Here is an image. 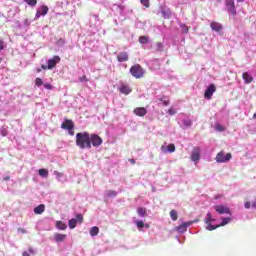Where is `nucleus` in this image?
<instances>
[{
  "label": "nucleus",
  "instance_id": "nucleus-39",
  "mask_svg": "<svg viewBox=\"0 0 256 256\" xmlns=\"http://www.w3.org/2000/svg\"><path fill=\"white\" fill-rule=\"evenodd\" d=\"M35 84L37 87H40L43 85V80H41V78H36Z\"/></svg>",
  "mask_w": 256,
  "mask_h": 256
},
{
  "label": "nucleus",
  "instance_id": "nucleus-14",
  "mask_svg": "<svg viewBox=\"0 0 256 256\" xmlns=\"http://www.w3.org/2000/svg\"><path fill=\"white\" fill-rule=\"evenodd\" d=\"M160 151H162L163 153H167V152L173 153V152L176 151L175 144H172V143H171V144L168 145V147H166V146H161V147H160Z\"/></svg>",
  "mask_w": 256,
  "mask_h": 256
},
{
  "label": "nucleus",
  "instance_id": "nucleus-28",
  "mask_svg": "<svg viewBox=\"0 0 256 256\" xmlns=\"http://www.w3.org/2000/svg\"><path fill=\"white\" fill-rule=\"evenodd\" d=\"M169 216H171L172 221L178 220V212L176 210H171V212H169Z\"/></svg>",
  "mask_w": 256,
  "mask_h": 256
},
{
  "label": "nucleus",
  "instance_id": "nucleus-47",
  "mask_svg": "<svg viewBox=\"0 0 256 256\" xmlns=\"http://www.w3.org/2000/svg\"><path fill=\"white\" fill-rule=\"evenodd\" d=\"M207 219H206V222H209L210 221V223L211 222H213L214 220H213V218H211V214H207Z\"/></svg>",
  "mask_w": 256,
  "mask_h": 256
},
{
  "label": "nucleus",
  "instance_id": "nucleus-19",
  "mask_svg": "<svg viewBox=\"0 0 256 256\" xmlns=\"http://www.w3.org/2000/svg\"><path fill=\"white\" fill-rule=\"evenodd\" d=\"M54 240L57 243H61L66 240V234H54Z\"/></svg>",
  "mask_w": 256,
  "mask_h": 256
},
{
  "label": "nucleus",
  "instance_id": "nucleus-41",
  "mask_svg": "<svg viewBox=\"0 0 256 256\" xmlns=\"http://www.w3.org/2000/svg\"><path fill=\"white\" fill-rule=\"evenodd\" d=\"M141 4L144 5V7L149 8V0H140Z\"/></svg>",
  "mask_w": 256,
  "mask_h": 256
},
{
  "label": "nucleus",
  "instance_id": "nucleus-26",
  "mask_svg": "<svg viewBox=\"0 0 256 256\" xmlns=\"http://www.w3.org/2000/svg\"><path fill=\"white\" fill-rule=\"evenodd\" d=\"M99 231V227H92L89 231L90 236L96 237L97 235H99Z\"/></svg>",
  "mask_w": 256,
  "mask_h": 256
},
{
  "label": "nucleus",
  "instance_id": "nucleus-15",
  "mask_svg": "<svg viewBox=\"0 0 256 256\" xmlns=\"http://www.w3.org/2000/svg\"><path fill=\"white\" fill-rule=\"evenodd\" d=\"M215 211L217 213H219L220 215H224V214H229L230 213V210H229L228 207H224V206H221V205L216 206L215 207Z\"/></svg>",
  "mask_w": 256,
  "mask_h": 256
},
{
  "label": "nucleus",
  "instance_id": "nucleus-21",
  "mask_svg": "<svg viewBox=\"0 0 256 256\" xmlns=\"http://www.w3.org/2000/svg\"><path fill=\"white\" fill-rule=\"evenodd\" d=\"M137 214L140 217H145L147 216V209H145L144 207H138Z\"/></svg>",
  "mask_w": 256,
  "mask_h": 256
},
{
  "label": "nucleus",
  "instance_id": "nucleus-12",
  "mask_svg": "<svg viewBox=\"0 0 256 256\" xmlns=\"http://www.w3.org/2000/svg\"><path fill=\"white\" fill-rule=\"evenodd\" d=\"M210 27H211V30H214L217 33H220L223 30V25L216 21L211 22Z\"/></svg>",
  "mask_w": 256,
  "mask_h": 256
},
{
  "label": "nucleus",
  "instance_id": "nucleus-55",
  "mask_svg": "<svg viewBox=\"0 0 256 256\" xmlns=\"http://www.w3.org/2000/svg\"><path fill=\"white\" fill-rule=\"evenodd\" d=\"M252 119H256V112L254 113V115H252Z\"/></svg>",
  "mask_w": 256,
  "mask_h": 256
},
{
  "label": "nucleus",
  "instance_id": "nucleus-56",
  "mask_svg": "<svg viewBox=\"0 0 256 256\" xmlns=\"http://www.w3.org/2000/svg\"><path fill=\"white\" fill-rule=\"evenodd\" d=\"M237 2H238V3H242V2H244V0H237Z\"/></svg>",
  "mask_w": 256,
  "mask_h": 256
},
{
  "label": "nucleus",
  "instance_id": "nucleus-37",
  "mask_svg": "<svg viewBox=\"0 0 256 256\" xmlns=\"http://www.w3.org/2000/svg\"><path fill=\"white\" fill-rule=\"evenodd\" d=\"M215 130L216 131H220V132H223L225 130V127L220 125L219 123H216L215 124Z\"/></svg>",
  "mask_w": 256,
  "mask_h": 256
},
{
  "label": "nucleus",
  "instance_id": "nucleus-45",
  "mask_svg": "<svg viewBox=\"0 0 256 256\" xmlns=\"http://www.w3.org/2000/svg\"><path fill=\"white\" fill-rule=\"evenodd\" d=\"M156 46L158 47V51H162V49H163V44H162L161 42H158V43L156 44Z\"/></svg>",
  "mask_w": 256,
  "mask_h": 256
},
{
  "label": "nucleus",
  "instance_id": "nucleus-23",
  "mask_svg": "<svg viewBox=\"0 0 256 256\" xmlns=\"http://www.w3.org/2000/svg\"><path fill=\"white\" fill-rule=\"evenodd\" d=\"M78 221L75 220V218H72L68 221V227H70L71 230H74L77 227Z\"/></svg>",
  "mask_w": 256,
  "mask_h": 256
},
{
  "label": "nucleus",
  "instance_id": "nucleus-18",
  "mask_svg": "<svg viewBox=\"0 0 256 256\" xmlns=\"http://www.w3.org/2000/svg\"><path fill=\"white\" fill-rule=\"evenodd\" d=\"M45 211V205L44 204H40L39 206H37L35 209H33V212L37 215H41L43 214Z\"/></svg>",
  "mask_w": 256,
  "mask_h": 256
},
{
  "label": "nucleus",
  "instance_id": "nucleus-8",
  "mask_svg": "<svg viewBox=\"0 0 256 256\" xmlns=\"http://www.w3.org/2000/svg\"><path fill=\"white\" fill-rule=\"evenodd\" d=\"M61 128L64 130H74L75 124H74L73 120L65 119L61 125Z\"/></svg>",
  "mask_w": 256,
  "mask_h": 256
},
{
  "label": "nucleus",
  "instance_id": "nucleus-32",
  "mask_svg": "<svg viewBox=\"0 0 256 256\" xmlns=\"http://www.w3.org/2000/svg\"><path fill=\"white\" fill-rule=\"evenodd\" d=\"M138 42H140V44H148L149 40L147 36H141L140 38H138Z\"/></svg>",
  "mask_w": 256,
  "mask_h": 256
},
{
  "label": "nucleus",
  "instance_id": "nucleus-24",
  "mask_svg": "<svg viewBox=\"0 0 256 256\" xmlns=\"http://www.w3.org/2000/svg\"><path fill=\"white\" fill-rule=\"evenodd\" d=\"M106 196L108 198H116L118 196V193L115 190H107L106 191Z\"/></svg>",
  "mask_w": 256,
  "mask_h": 256
},
{
  "label": "nucleus",
  "instance_id": "nucleus-44",
  "mask_svg": "<svg viewBox=\"0 0 256 256\" xmlns=\"http://www.w3.org/2000/svg\"><path fill=\"white\" fill-rule=\"evenodd\" d=\"M168 114L171 115V116H172V115H175V114H176L175 109H174V108H169V109H168Z\"/></svg>",
  "mask_w": 256,
  "mask_h": 256
},
{
  "label": "nucleus",
  "instance_id": "nucleus-29",
  "mask_svg": "<svg viewBox=\"0 0 256 256\" xmlns=\"http://www.w3.org/2000/svg\"><path fill=\"white\" fill-rule=\"evenodd\" d=\"M24 3H27L30 7H35L38 4V0H24Z\"/></svg>",
  "mask_w": 256,
  "mask_h": 256
},
{
  "label": "nucleus",
  "instance_id": "nucleus-57",
  "mask_svg": "<svg viewBox=\"0 0 256 256\" xmlns=\"http://www.w3.org/2000/svg\"><path fill=\"white\" fill-rule=\"evenodd\" d=\"M21 232L26 233V230L20 229Z\"/></svg>",
  "mask_w": 256,
  "mask_h": 256
},
{
  "label": "nucleus",
  "instance_id": "nucleus-48",
  "mask_svg": "<svg viewBox=\"0 0 256 256\" xmlns=\"http://www.w3.org/2000/svg\"><path fill=\"white\" fill-rule=\"evenodd\" d=\"M250 207H252L250 202H245V209H250Z\"/></svg>",
  "mask_w": 256,
  "mask_h": 256
},
{
  "label": "nucleus",
  "instance_id": "nucleus-35",
  "mask_svg": "<svg viewBox=\"0 0 256 256\" xmlns=\"http://www.w3.org/2000/svg\"><path fill=\"white\" fill-rule=\"evenodd\" d=\"M77 223L82 224L84 221V217L82 214H76V218H74Z\"/></svg>",
  "mask_w": 256,
  "mask_h": 256
},
{
  "label": "nucleus",
  "instance_id": "nucleus-59",
  "mask_svg": "<svg viewBox=\"0 0 256 256\" xmlns=\"http://www.w3.org/2000/svg\"><path fill=\"white\" fill-rule=\"evenodd\" d=\"M29 252L32 253V250L30 249Z\"/></svg>",
  "mask_w": 256,
  "mask_h": 256
},
{
  "label": "nucleus",
  "instance_id": "nucleus-17",
  "mask_svg": "<svg viewBox=\"0 0 256 256\" xmlns=\"http://www.w3.org/2000/svg\"><path fill=\"white\" fill-rule=\"evenodd\" d=\"M191 223H182L180 226L176 227L178 233H185L187 232L188 225Z\"/></svg>",
  "mask_w": 256,
  "mask_h": 256
},
{
  "label": "nucleus",
  "instance_id": "nucleus-50",
  "mask_svg": "<svg viewBox=\"0 0 256 256\" xmlns=\"http://www.w3.org/2000/svg\"><path fill=\"white\" fill-rule=\"evenodd\" d=\"M42 70H48V65H41Z\"/></svg>",
  "mask_w": 256,
  "mask_h": 256
},
{
  "label": "nucleus",
  "instance_id": "nucleus-51",
  "mask_svg": "<svg viewBox=\"0 0 256 256\" xmlns=\"http://www.w3.org/2000/svg\"><path fill=\"white\" fill-rule=\"evenodd\" d=\"M55 175H57V177H61L62 173L55 171Z\"/></svg>",
  "mask_w": 256,
  "mask_h": 256
},
{
  "label": "nucleus",
  "instance_id": "nucleus-58",
  "mask_svg": "<svg viewBox=\"0 0 256 256\" xmlns=\"http://www.w3.org/2000/svg\"><path fill=\"white\" fill-rule=\"evenodd\" d=\"M41 72V69H37V73H40Z\"/></svg>",
  "mask_w": 256,
  "mask_h": 256
},
{
  "label": "nucleus",
  "instance_id": "nucleus-10",
  "mask_svg": "<svg viewBox=\"0 0 256 256\" xmlns=\"http://www.w3.org/2000/svg\"><path fill=\"white\" fill-rule=\"evenodd\" d=\"M200 153H201L200 147H195L193 149L192 156H190V159H192L193 162L200 161Z\"/></svg>",
  "mask_w": 256,
  "mask_h": 256
},
{
  "label": "nucleus",
  "instance_id": "nucleus-54",
  "mask_svg": "<svg viewBox=\"0 0 256 256\" xmlns=\"http://www.w3.org/2000/svg\"><path fill=\"white\" fill-rule=\"evenodd\" d=\"M9 180H10V176L4 177V181H9Z\"/></svg>",
  "mask_w": 256,
  "mask_h": 256
},
{
  "label": "nucleus",
  "instance_id": "nucleus-25",
  "mask_svg": "<svg viewBox=\"0 0 256 256\" xmlns=\"http://www.w3.org/2000/svg\"><path fill=\"white\" fill-rule=\"evenodd\" d=\"M159 101L163 103L164 106H169L170 105V100L167 96L163 95L162 97L159 98Z\"/></svg>",
  "mask_w": 256,
  "mask_h": 256
},
{
  "label": "nucleus",
  "instance_id": "nucleus-22",
  "mask_svg": "<svg viewBox=\"0 0 256 256\" xmlns=\"http://www.w3.org/2000/svg\"><path fill=\"white\" fill-rule=\"evenodd\" d=\"M55 227H57L58 230H66L67 225L59 220L55 223Z\"/></svg>",
  "mask_w": 256,
  "mask_h": 256
},
{
  "label": "nucleus",
  "instance_id": "nucleus-33",
  "mask_svg": "<svg viewBox=\"0 0 256 256\" xmlns=\"http://www.w3.org/2000/svg\"><path fill=\"white\" fill-rule=\"evenodd\" d=\"M40 10H41V12H40V13L42 14V16L47 15V14H48V12H49V8H48V6H41Z\"/></svg>",
  "mask_w": 256,
  "mask_h": 256
},
{
  "label": "nucleus",
  "instance_id": "nucleus-3",
  "mask_svg": "<svg viewBox=\"0 0 256 256\" xmlns=\"http://www.w3.org/2000/svg\"><path fill=\"white\" fill-rule=\"evenodd\" d=\"M231 159H232V154L230 152L225 154L224 151L217 153L215 158L217 163H225L230 161Z\"/></svg>",
  "mask_w": 256,
  "mask_h": 256
},
{
  "label": "nucleus",
  "instance_id": "nucleus-49",
  "mask_svg": "<svg viewBox=\"0 0 256 256\" xmlns=\"http://www.w3.org/2000/svg\"><path fill=\"white\" fill-rule=\"evenodd\" d=\"M22 256H31V255H30V253H29V252L24 251V252H23V254H22Z\"/></svg>",
  "mask_w": 256,
  "mask_h": 256
},
{
  "label": "nucleus",
  "instance_id": "nucleus-11",
  "mask_svg": "<svg viewBox=\"0 0 256 256\" xmlns=\"http://www.w3.org/2000/svg\"><path fill=\"white\" fill-rule=\"evenodd\" d=\"M116 60H118V62H120V63L127 62V61L129 60L128 53H127L126 51L120 52V53L116 56Z\"/></svg>",
  "mask_w": 256,
  "mask_h": 256
},
{
  "label": "nucleus",
  "instance_id": "nucleus-53",
  "mask_svg": "<svg viewBox=\"0 0 256 256\" xmlns=\"http://www.w3.org/2000/svg\"><path fill=\"white\" fill-rule=\"evenodd\" d=\"M129 162H131L132 165H135V163H136V161L133 159L129 160Z\"/></svg>",
  "mask_w": 256,
  "mask_h": 256
},
{
  "label": "nucleus",
  "instance_id": "nucleus-36",
  "mask_svg": "<svg viewBox=\"0 0 256 256\" xmlns=\"http://www.w3.org/2000/svg\"><path fill=\"white\" fill-rule=\"evenodd\" d=\"M0 133H1L2 137H7V135H8V129L3 126V127H1V129H0Z\"/></svg>",
  "mask_w": 256,
  "mask_h": 256
},
{
  "label": "nucleus",
  "instance_id": "nucleus-5",
  "mask_svg": "<svg viewBox=\"0 0 256 256\" xmlns=\"http://www.w3.org/2000/svg\"><path fill=\"white\" fill-rule=\"evenodd\" d=\"M215 92H216L215 84L208 85V87L206 88V91H204V98H206L207 100H211Z\"/></svg>",
  "mask_w": 256,
  "mask_h": 256
},
{
  "label": "nucleus",
  "instance_id": "nucleus-27",
  "mask_svg": "<svg viewBox=\"0 0 256 256\" xmlns=\"http://www.w3.org/2000/svg\"><path fill=\"white\" fill-rule=\"evenodd\" d=\"M206 224H207L206 229L209 230V231L216 230L220 227L219 225L214 226L213 224H211V222L209 220L206 221Z\"/></svg>",
  "mask_w": 256,
  "mask_h": 256
},
{
  "label": "nucleus",
  "instance_id": "nucleus-42",
  "mask_svg": "<svg viewBox=\"0 0 256 256\" xmlns=\"http://www.w3.org/2000/svg\"><path fill=\"white\" fill-rule=\"evenodd\" d=\"M43 85H44V88H45L46 90L51 91V90L53 89V86H52L51 84H49V83H45V84H43Z\"/></svg>",
  "mask_w": 256,
  "mask_h": 256
},
{
  "label": "nucleus",
  "instance_id": "nucleus-16",
  "mask_svg": "<svg viewBox=\"0 0 256 256\" xmlns=\"http://www.w3.org/2000/svg\"><path fill=\"white\" fill-rule=\"evenodd\" d=\"M243 81H245V84H250L254 81L253 76L249 75V73L245 72L242 74Z\"/></svg>",
  "mask_w": 256,
  "mask_h": 256
},
{
  "label": "nucleus",
  "instance_id": "nucleus-1",
  "mask_svg": "<svg viewBox=\"0 0 256 256\" xmlns=\"http://www.w3.org/2000/svg\"><path fill=\"white\" fill-rule=\"evenodd\" d=\"M76 145L80 149H91L90 135L88 132L76 133Z\"/></svg>",
  "mask_w": 256,
  "mask_h": 256
},
{
  "label": "nucleus",
  "instance_id": "nucleus-20",
  "mask_svg": "<svg viewBox=\"0 0 256 256\" xmlns=\"http://www.w3.org/2000/svg\"><path fill=\"white\" fill-rule=\"evenodd\" d=\"M7 48V43H5L3 38H0V53ZM3 62V58H0V64Z\"/></svg>",
  "mask_w": 256,
  "mask_h": 256
},
{
  "label": "nucleus",
  "instance_id": "nucleus-4",
  "mask_svg": "<svg viewBox=\"0 0 256 256\" xmlns=\"http://www.w3.org/2000/svg\"><path fill=\"white\" fill-rule=\"evenodd\" d=\"M225 6L226 10H228V13H230V15H232L233 17H236L237 10L235 7V0H225Z\"/></svg>",
  "mask_w": 256,
  "mask_h": 256
},
{
  "label": "nucleus",
  "instance_id": "nucleus-30",
  "mask_svg": "<svg viewBox=\"0 0 256 256\" xmlns=\"http://www.w3.org/2000/svg\"><path fill=\"white\" fill-rule=\"evenodd\" d=\"M39 175H40L41 177L47 178L48 175H49V171H48L47 169H40V170H39Z\"/></svg>",
  "mask_w": 256,
  "mask_h": 256
},
{
  "label": "nucleus",
  "instance_id": "nucleus-9",
  "mask_svg": "<svg viewBox=\"0 0 256 256\" xmlns=\"http://www.w3.org/2000/svg\"><path fill=\"white\" fill-rule=\"evenodd\" d=\"M60 61H61L60 56H57V55L53 56L52 59L48 60V70H52L53 68H55L56 64L60 63Z\"/></svg>",
  "mask_w": 256,
  "mask_h": 256
},
{
  "label": "nucleus",
  "instance_id": "nucleus-40",
  "mask_svg": "<svg viewBox=\"0 0 256 256\" xmlns=\"http://www.w3.org/2000/svg\"><path fill=\"white\" fill-rule=\"evenodd\" d=\"M136 226H137V228L142 229V228H144V227H145V224H144V222H143V221H137V222H136Z\"/></svg>",
  "mask_w": 256,
  "mask_h": 256
},
{
  "label": "nucleus",
  "instance_id": "nucleus-46",
  "mask_svg": "<svg viewBox=\"0 0 256 256\" xmlns=\"http://www.w3.org/2000/svg\"><path fill=\"white\" fill-rule=\"evenodd\" d=\"M71 136L75 135L74 129H66Z\"/></svg>",
  "mask_w": 256,
  "mask_h": 256
},
{
  "label": "nucleus",
  "instance_id": "nucleus-7",
  "mask_svg": "<svg viewBox=\"0 0 256 256\" xmlns=\"http://www.w3.org/2000/svg\"><path fill=\"white\" fill-rule=\"evenodd\" d=\"M133 114L140 118H143L145 117V115L148 114V110L147 108H144V107H137L133 109Z\"/></svg>",
  "mask_w": 256,
  "mask_h": 256
},
{
  "label": "nucleus",
  "instance_id": "nucleus-13",
  "mask_svg": "<svg viewBox=\"0 0 256 256\" xmlns=\"http://www.w3.org/2000/svg\"><path fill=\"white\" fill-rule=\"evenodd\" d=\"M119 92L122 93L123 95H130L132 92V89L130 88L129 85H120L118 88Z\"/></svg>",
  "mask_w": 256,
  "mask_h": 256
},
{
  "label": "nucleus",
  "instance_id": "nucleus-43",
  "mask_svg": "<svg viewBox=\"0 0 256 256\" xmlns=\"http://www.w3.org/2000/svg\"><path fill=\"white\" fill-rule=\"evenodd\" d=\"M41 16H43V14L39 10H37L36 15H35V20H39V18Z\"/></svg>",
  "mask_w": 256,
  "mask_h": 256
},
{
  "label": "nucleus",
  "instance_id": "nucleus-34",
  "mask_svg": "<svg viewBox=\"0 0 256 256\" xmlns=\"http://www.w3.org/2000/svg\"><path fill=\"white\" fill-rule=\"evenodd\" d=\"M181 32L184 34L189 33V28L186 24H180Z\"/></svg>",
  "mask_w": 256,
  "mask_h": 256
},
{
  "label": "nucleus",
  "instance_id": "nucleus-38",
  "mask_svg": "<svg viewBox=\"0 0 256 256\" xmlns=\"http://www.w3.org/2000/svg\"><path fill=\"white\" fill-rule=\"evenodd\" d=\"M88 81H89V79L87 78L86 75H83V76L79 77V82L80 83L88 82Z\"/></svg>",
  "mask_w": 256,
  "mask_h": 256
},
{
  "label": "nucleus",
  "instance_id": "nucleus-6",
  "mask_svg": "<svg viewBox=\"0 0 256 256\" xmlns=\"http://www.w3.org/2000/svg\"><path fill=\"white\" fill-rule=\"evenodd\" d=\"M90 145L93 147H99L100 145H102V139L99 135L96 134H91L90 135Z\"/></svg>",
  "mask_w": 256,
  "mask_h": 256
},
{
  "label": "nucleus",
  "instance_id": "nucleus-2",
  "mask_svg": "<svg viewBox=\"0 0 256 256\" xmlns=\"http://www.w3.org/2000/svg\"><path fill=\"white\" fill-rule=\"evenodd\" d=\"M129 73L136 79L145 77V69L140 64H134L129 68Z\"/></svg>",
  "mask_w": 256,
  "mask_h": 256
},
{
  "label": "nucleus",
  "instance_id": "nucleus-52",
  "mask_svg": "<svg viewBox=\"0 0 256 256\" xmlns=\"http://www.w3.org/2000/svg\"><path fill=\"white\" fill-rule=\"evenodd\" d=\"M251 206H252V208L256 209V200H255V202H252Z\"/></svg>",
  "mask_w": 256,
  "mask_h": 256
},
{
  "label": "nucleus",
  "instance_id": "nucleus-31",
  "mask_svg": "<svg viewBox=\"0 0 256 256\" xmlns=\"http://www.w3.org/2000/svg\"><path fill=\"white\" fill-rule=\"evenodd\" d=\"M231 221L230 217H224L223 220L221 221V224H219V227H224Z\"/></svg>",
  "mask_w": 256,
  "mask_h": 256
}]
</instances>
